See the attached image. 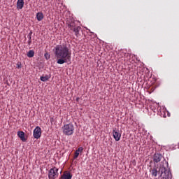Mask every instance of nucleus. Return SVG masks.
I'll return each mask as SVG.
<instances>
[{
	"label": "nucleus",
	"mask_w": 179,
	"mask_h": 179,
	"mask_svg": "<svg viewBox=\"0 0 179 179\" xmlns=\"http://www.w3.org/2000/svg\"><path fill=\"white\" fill-rule=\"evenodd\" d=\"M55 57L57 59V63L59 65L71 62L72 53L66 45H57L55 48Z\"/></svg>",
	"instance_id": "obj_1"
},
{
	"label": "nucleus",
	"mask_w": 179,
	"mask_h": 179,
	"mask_svg": "<svg viewBox=\"0 0 179 179\" xmlns=\"http://www.w3.org/2000/svg\"><path fill=\"white\" fill-rule=\"evenodd\" d=\"M62 131L64 135H66L67 136H71V135H73V132H75V127L72 124V123H69L64 124L62 127Z\"/></svg>",
	"instance_id": "obj_2"
},
{
	"label": "nucleus",
	"mask_w": 179,
	"mask_h": 179,
	"mask_svg": "<svg viewBox=\"0 0 179 179\" xmlns=\"http://www.w3.org/2000/svg\"><path fill=\"white\" fill-rule=\"evenodd\" d=\"M159 173H161V179H171V174L170 173V171L166 169V167L163 166H160L159 169Z\"/></svg>",
	"instance_id": "obj_3"
},
{
	"label": "nucleus",
	"mask_w": 179,
	"mask_h": 179,
	"mask_svg": "<svg viewBox=\"0 0 179 179\" xmlns=\"http://www.w3.org/2000/svg\"><path fill=\"white\" fill-rule=\"evenodd\" d=\"M58 176H59V173H58V168L55 166L50 169V171L48 172V178L49 179L58 178Z\"/></svg>",
	"instance_id": "obj_4"
},
{
	"label": "nucleus",
	"mask_w": 179,
	"mask_h": 179,
	"mask_svg": "<svg viewBox=\"0 0 179 179\" xmlns=\"http://www.w3.org/2000/svg\"><path fill=\"white\" fill-rule=\"evenodd\" d=\"M78 22L75 21L74 19H69L67 20L66 21V24L68 27H69L70 30H73V29H75V27H77V23Z\"/></svg>",
	"instance_id": "obj_5"
},
{
	"label": "nucleus",
	"mask_w": 179,
	"mask_h": 179,
	"mask_svg": "<svg viewBox=\"0 0 179 179\" xmlns=\"http://www.w3.org/2000/svg\"><path fill=\"white\" fill-rule=\"evenodd\" d=\"M34 138L35 139H40L41 138V128L36 127L34 130Z\"/></svg>",
	"instance_id": "obj_6"
},
{
	"label": "nucleus",
	"mask_w": 179,
	"mask_h": 179,
	"mask_svg": "<svg viewBox=\"0 0 179 179\" xmlns=\"http://www.w3.org/2000/svg\"><path fill=\"white\" fill-rule=\"evenodd\" d=\"M113 138H114L115 141H116L117 142H118V141H120V139H121V132H120V130L116 129H113Z\"/></svg>",
	"instance_id": "obj_7"
},
{
	"label": "nucleus",
	"mask_w": 179,
	"mask_h": 179,
	"mask_svg": "<svg viewBox=\"0 0 179 179\" xmlns=\"http://www.w3.org/2000/svg\"><path fill=\"white\" fill-rule=\"evenodd\" d=\"M60 179H72V174L71 173V172L66 171L62 175Z\"/></svg>",
	"instance_id": "obj_8"
},
{
	"label": "nucleus",
	"mask_w": 179,
	"mask_h": 179,
	"mask_svg": "<svg viewBox=\"0 0 179 179\" xmlns=\"http://www.w3.org/2000/svg\"><path fill=\"white\" fill-rule=\"evenodd\" d=\"M162 159H163V155H162L160 154H155V155H154L153 161L155 163H159V162L162 161Z\"/></svg>",
	"instance_id": "obj_9"
},
{
	"label": "nucleus",
	"mask_w": 179,
	"mask_h": 179,
	"mask_svg": "<svg viewBox=\"0 0 179 179\" xmlns=\"http://www.w3.org/2000/svg\"><path fill=\"white\" fill-rule=\"evenodd\" d=\"M24 6V0H17V10H20L21 9H23Z\"/></svg>",
	"instance_id": "obj_10"
},
{
	"label": "nucleus",
	"mask_w": 179,
	"mask_h": 179,
	"mask_svg": "<svg viewBox=\"0 0 179 179\" xmlns=\"http://www.w3.org/2000/svg\"><path fill=\"white\" fill-rule=\"evenodd\" d=\"M17 136L20 137V139H21L22 142H26V141H27V138H26V136H24V132L22 131H17Z\"/></svg>",
	"instance_id": "obj_11"
},
{
	"label": "nucleus",
	"mask_w": 179,
	"mask_h": 179,
	"mask_svg": "<svg viewBox=\"0 0 179 179\" xmlns=\"http://www.w3.org/2000/svg\"><path fill=\"white\" fill-rule=\"evenodd\" d=\"M150 172L152 177H157V173H159V171H157V166H155L154 168H151Z\"/></svg>",
	"instance_id": "obj_12"
},
{
	"label": "nucleus",
	"mask_w": 179,
	"mask_h": 179,
	"mask_svg": "<svg viewBox=\"0 0 179 179\" xmlns=\"http://www.w3.org/2000/svg\"><path fill=\"white\" fill-rule=\"evenodd\" d=\"M36 19L38 22H41L44 19V14L41 12L37 13Z\"/></svg>",
	"instance_id": "obj_13"
},
{
	"label": "nucleus",
	"mask_w": 179,
	"mask_h": 179,
	"mask_svg": "<svg viewBox=\"0 0 179 179\" xmlns=\"http://www.w3.org/2000/svg\"><path fill=\"white\" fill-rule=\"evenodd\" d=\"M80 27L77 26L74 29H73V31H74L75 35L78 37V35L79 34V31H80Z\"/></svg>",
	"instance_id": "obj_14"
},
{
	"label": "nucleus",
	"mask_w": 179,
	"mask_h": 179,
	"mask_svg": "<svg viewBox=\"0 0 179 179\" xmlns=\"http://www.w3.org/2000/svg\"><path fill=\"white\" fill-rule=\"evenodd\" d=\"M28 58H33L34 57V50H31L27 53Z\"/></svg>",
	"instance_id": "obj_15"
},
{
	"label": "nucleus",
	"mask_w": 179,
	"mask_h": 179,
	"mask_svg": "<svg viewBox=\"0 0 179 179\" xmlns=\"http://www.w3.org/2000/svg\"><path fill=\"white\" fill-rule=\"evenodd\" d=\"M31 34H33V32L32 31H30L29 34H28V45H31Z\"/></svg>",
	"instance_id": "obj_16"
},
{
	"label": "nucleus",
	"mask_w": 179,
	"mask_h": 179,
	"mask_svg": "<svg viewBox=\"0 0 179 179\" xmlns=\"http://www.w3.org/2000/svg\"><path fill=\"white\" fill-rule=\"evenodd\" d=\"M49 79H50V78H48V76H41V80L42 82H47V80H48Z\"/></svg>",
	"instance_id": "obj_17"
},
{
	"label": "nucleus",
	"mask_w": 179,
	"mask_h": 179,
	"mask_svg": "<svg viewBox=\"0 0 179 179\" xmlns=\"http://www.w3.org/2000/svg\"><path fill=\"white\" fill-rule=\"evenodd\" d=\"M78 157H79V152L76 151L74 153L73 159H78Z\"/></svg>",
	"instance_id": "obj_18"
},
{
	"label": "nucleus",
	"mask_w": 179,
	"mask_h": 179,
	"mask_svg": "<svg viewBox=\"0 0 179 179\" xmlns=\"http://www.w3.org/2000/svg\"><path fill=\"white\" fill-rule=\"evenodd\" d=\"M76 151L78 152V153H80V152H83V148L80 147Z\"/></svg>",
	"instance_id": "obj_19"
},
{
	"label": "nucleus",
	"mask_w": 179,
	"mask_h": 179,
	"mask_svg": "<svg viewBox=\"0 0 179 179\" xmlns=\"http://www.w3.org/2000/svg\"><path fill=\"white\" fill-rule=\"evenodd\" d=\"M17 66L18 69H20V68H22V64L21 63H17Z\"/></svg>",
	"instance_id": "obj_20"
},
{
	"label": "nucleus",
	"mask_w": 179,
	"mask_h": 179,
	"mask_svg": "<svg viewBox=\"0 0 179 179\" xmlns=\"http://www.w3.org/2000/svg\"><path fill=\"white\" fill-rule=\"evenodd\" d=\"M45 57L46 59H50V56L48 55V53L45 54Z\"/></svg>",
	"instance_id": "obj_21"
},
{
	"label": "nucleus",
	"mask_w": 179,
	"mask_h": 179,
	"mask_svg": "<svg viewBox=\"0 0 179 179\" xmlns=\"http://www.w3.org/2000/svg\"><path fill=\"white\" fill-rule=\"evenodd\" d=\"M76 101H79V98H77V99H76Z\"/></svg>",
	"instance_id": "obj_22"
}]
</instances>
